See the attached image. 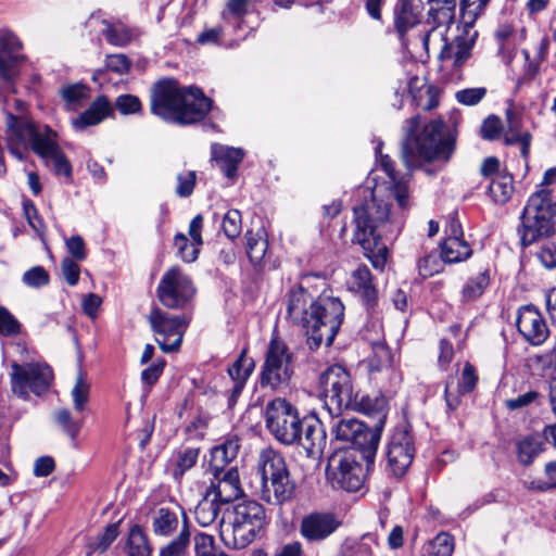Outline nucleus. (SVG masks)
Returning a JSON list of instances; mask_svg holds the SVG:
<instances>
[{
	"instance_id": "4",
	"label": "nucleus",
	"mask_w": 556,
	"mask_h": 556,
	"mask_svg": "<svg viewBox=\"0 0 556 556\" xmlns=\"http://www.w3.org/2000/svg\"><path fill=\"white\" fill-rule=\"evenodd\" d=\"M403 128L402 156L407 167L422 162L450 160L454 140L441 119H433L420 128L419 116H413L405 121Z\"/></svg>"
},
{
	"instance_id": "7",
	"label": "nucleus",
	"mask_w": 556,
	"mask_h": 556,
	"mask_svg": "<svg viewBox=\"0 0 556 556\" xmlns=\"http://www.w3.org/2000/svg\"><path fill=\"white\" fill-rule=\"evenodd\" d=\"M344 317V305L338 298L319 296L309 305L306 329L311 349L330 346Z\"/></svg>"
},
{
	"instance_id": "29",
	"label": "nucleus",
	"mask_w": 556,
	"mask_h": 556,
	"mask_svg": "<svg viewBox=\"0 0 556 556\" xmlns=\"http://www.w3.org/2000/svg\"><path fill=\"white\" fill-rule=\"evenodd\" d=\"M212 157L219 164L225 176L231 179L237 175V169L244 157V152L238 148L213 144Z\"/></svg>"
},
{
	"instance_id": "34",
	"label": "nucleus",
	"mask_w": 556,
	"mask_h": 556,
	"mask_svg": "<svg viewBox=\"0 0 556 556\" xmlns=\"http://www.w3.org/2000/svg\"><path fill=\"white\" fill-rule=\"evenodd\" d=\"M245 241L247 255L250 262L253 265L260 264L268 248L265 229L260 227L255 231L248 230L245 233Z\"/></svg>"
},
{
	"instance_id": "42",
	"label": "nucleus",
	"mask_w": 556,
	"mask_h": 556,
	"mask_svg": "<svg viewBox=\"0 0 556 556\" xmlns=\"http://www.w3.org/2000/svg\"><path fill=\"white\" fill-rule=\"evenodd\" d=\"M54 420L58 427L72 440L77 438L84 424L83 418L75 417L67 408L55 410Z\"/></svg>"
},
{
	"instance_id": "37",
	"label": "nucleus",
	"mask_w": 556,
	"mask_h": 556,
	"mask_svg": "<svg viewBox=\"0 0 556 556\" xmlns=\"http://www.w3.org/2000/svg\"><path fill=\"white\" fill-rule=\"evenodd\" d=\"M515 191L514 178L510 174H496L489 186V194L495 203L505 204Z\"/></svg>"
},
{
	"instance_id": "12",
	"label": "nucleus",
	"mask_w": 556,
	"mask_h": 556,
	"mask_svg": "<svg viewBox=\"0 0 556 556\" xmlns=\"http://www.w3.org/2000/svg\"><path fill=\"white\" fill-rule=\"evenodd\" d=\"M325 405L330 414H339L356 402L354 386L350 372L342 365L328 367L319 377Z\"/></svg>"
},
{
	"instance_id": "20",
	"label": "nucleus",
	"mask_w": 556,
	"mask_h": 556,
	"mask_svg": "<svg viewBox=\"0 0 556 556\" xmlns=\"http://www.w3.org/2000/svg\"><path fill=\"white\" fill-rule=\"evenodd\" d=\"M22 43L12 33H3L0 36V76L8 84H12L18 75V65L23 56L16 52Z\"/></svg>"
},
{
	"instance_id": "11",
	"label": "nucleus",
	"mask_w": 556,
	"mask_h": 556,
	"mask_svg": "<svg viewBox=\"0 0 556 556\" xmlns=\"http://www.w3.org/2000/svg\"><path fill=\"white\" fill-rule=\"evenodd\" d=\"M294 374L293 355L288 345L278 337L268 343L261 369L260 383L279 390L289 386Z\"/></svg>"
},
{
	"instance_id": "48",
	"label": "nucleus",
	"mask_w": 556,
	"mask_h": 556,
	"mask_svg": "<svg viewBox=\"0 0 556 556\" xmlns=\"http://www.w3.org/2000/svg\"><path fill=\"white\" fill-rule=\"evenodd\" d=\"M419 5L412 3V10L408 9V4L403 3L401 11L396 14L395 26L399 33L404 34L407 29L419 22L421 12L418 11Z\"/></svg>"
},
{
	"instance_id": "3",
	"label": "nucleus",
	"mask_w": 556,
	"mask_h": 556,
	"mask_svg": "<svg viewBox=\"0 0 556 556\" xmlns=\"http://www.w3.org/2000/svg\"><path fill=\"white\" fill-rule=\"evenodd\" d=\"M8 141L11 152L23 157V149L29 143L35 153L50 161L56 175L70 177L72 166L55 141V132L48 126H37L27 115H7Z\"/></svg>"
},
{
	"instance_id": "39",
	"label": "nucleus",
	"mask_w": 556,
	"mask_h": 556,
	"mask_svg": "<svg viewBox=\"0 0 556 556\" xmlns=\"http://www.w3.org/2000/svg\"><path fill=\"white\" fill-rule=\"evenodd\" d=\"M543 451L544 440L540 435H529L517 443L518 460L525 466L532 464Z\"/></svg>"
},
{
	"instance_id": "46",
	"label": "nucleus",
	"mask_w": 556,
	"mask_h": 556,
	"mask_svg": "<svg viewBox=\"0 0 556 556\" xmlns=\"http://www.w3.org/2000/svg\"><path fill=\"white\" fill-rule=\"evenodd\" d=\"M90 386L86 380L85 374L79 370L75 386L72 390V399L74 403V409L76 413H81L89 401Z\"/></svg>"
},
{
	"instance_id": "15",
	"label": "nucleus",
	"mask_w": 556,
	"mask_h": 556,
	"mask_svg": "<svg viewBox=\"0 0 556 556\" xmlns=\"http://www.w3.org/2000/svg\"><path fill=\"white\" fill-rule=\"evenodd\" d=\"M327 478L333 488L356 492L365 482L366 469L354 452L346 451L330 457Z\"/></svg>"
},
{
	"instance_id": "33",
	"label": "nucleus",
	"mask_w": 556,
	"mask_h": 556,
	"mask_svg": "<svg viewBox=\"0 0 556 556\" xmlns=\"http://www.w3.org/2000/svg\"><path fill=\"white\" fill-rule=\"evenodd\" d=\"M223 504L206 490L202 500L194 508V519L201 527L211 526L220 513Z\"/></svg>"
},
{
	"instance_id": "23",
	"label": "nucleus",
	"mask_w": 556,
	"mask_h": 556,
	"mask_svg": "<svg viewBox=\"0 0 556 556\" xmlns=\"http://www.w3.org/2000/svg\"><path fill=\"white\" fill-rule=\"evenodd\" d=\"M203 227L202 215L198 214L192 218L189 225V236L192 242L184 233H177L174 238V245L184 262L192 263L198 258L199 249L203 244L201 236Z\"/></svg>"
},
{
	"instance_id": "13",
	"label": "nucleus",
	"mask_w": 556,
	"mask_h": 556,
	"mask_svg": "<svg viewBox=\"0 0 556 556\" xmlns=\"http://www.w3.org/2000/svg\"><path fill=\"white\" fill-rule=\"evenodd\" d=\"M10 367L11 391L23 400H28L30 393L37 396L43 394L53 381L51 367L43 363L13 362Z\"/></svg>"
},
{
	"instance_id": "22",
	"label": "nucleus",
	"mask_w": 556,
	"mask_h": 556,
	"mask_svg": "<svg viewBox=\"0 0 556 556\" xmlns=\"http://www.w3.org/2000/svg\"><path fill=\"white\" fill-rule=\"evenodd\" d=\"M296 444H300L309 457H317L323 454L327 445V434L317 417L304 416L303 432Z\"/></svg>"
},
{
	"instance_id": "52",
	"label": "nucleus",
	"mask_w": 556,
	"mask_h": 556,
	"mask_svg": "<svg viewBox=\"0 0 556 556\" xmlns=\"http://www.w3.org/2000/svg\"><path fill=\"white\" fill-rule=\"evenodd\" d=\"M115 108L123 115L136 114L141 112V101L137 96L134 94H122L115 100Z\"/></svg>"
},
{
	"instance_id": "17",
	"label": "nucleus",
	"mask_w": 556,
	"mask_h": 556,
	"mask_svg": "<svg viewBox=\"0 0 556 556\" xmlns=\"http://www.w3.org/2000/svg\"><path fill=\"white\" fill-rule=\"evenodd\" d=\"M415 456L414 438L406 428H396L387 447L389 470L395 477H402L413 463Z\"/></svg>"
},
{
	"instance_id": "21",
	"label": "nucleus",
	"mask_w": 556,
	"mask_h": 556,
	"mask_svg": "<svg viewBox=\"0 0 556 556\" xmlns=\"http://www.w3.org/2000/svg\"><path fill=\"white\" fill-rule=\"evenodd\" d=\"M339 525L332 514L312 513L302 518L300 533L308 542H319L330 536Z\"/></svg>"
},
{
	"instance_id": "43",
	"label": "nucleus",
	"mask_w": 556,
	"mask_h": 556,
	"mask_svg": "<svg viewBox=\"0 0 556 556\" xmlns=\"http://www.w3.org/2000/svg\"><path fill=\"white\" fill-rule=\"evenodd\" d=\"M422 4V0H418ZM427 15L434 23L441 24L452 18L456 0H427Z\"/></svg>"
},
{
	"instance_id": "18",
	"label": "nucleus",
	"mask_w": 556,
	"mask_h": 556,
	"mask_svg": "<svg viewBox=\"0 0 556 556\" xmlns=\"http://www.w3.org/2000/svg\"><path fill=\"white\" fill-rule=\"evenodd\" d=\"M516 324L519 333L531 345H541L548 338V327L533 305H525L518 311Z\"/></svg>"
},
{
	"instance_id": "36",
	"label": "nucleus",
	"mask_w": 556,
	"mask_h": 556,
	"mask_svg": "<svg viewBox=\"0 0 556 556\" xmlns=\"http://www.w3.org/2000/svg\"><path fill=\"white\" fill-rule=\"evenodd\" d=\"M490 285V273L484 269L476 276L469 277L460 291V302L470 303L479 299Z\"/></svg>"
},
{
	"instance_id": "61",
	"label": "nucleus",
	"mask_w": 556,
	"mask_h": 556,
	"mask_svg": "<svg viewBox=\"0 0 556 556\" xmlns=\"http://www.w3.org/2000/svg\"><path fill=\"white\" fill-rule=\"evenodd\" d=\"M118 535V523H111L106 526L103 533L97 539L93 545L96 551L104 552L115 541Z\"/></svg>"
},
{
	"instance_id": "19",
	"label": "nucleus",
	"mask_w": 556,
	"mask_h": 556,
	"mask_svg": "<svg viewBox=\"0 0 556 556\" xmlns=\"http://www.w3.org/2000/svg\"><path fill=\"white\" fill-rule=\"evenodd\" d=\"M208 473L212 478L206 491L216 497L222 504H228L243 495L237 467H230L225 471Z\"/></svg>"
},
{
	"instance_id": "38",
	"label": "nucleus",
	"mask_w": 556,
	"mask_h": 556,
	"mask_svg": "<svg viewBox=\"0 0 556 556\" xmlns=\"http://www.w3.org/2000/svg\"><path fill=\"white\" fill-rule=\"evenodd\" d=\"M200 448L185 446L178 448L173 455V477L181 478L186 471L195 466Z\"/></svg>"
},
{
	"instance_id": "62",
	"label": "nucleus",
	"mask_w": 556,
	"mask_h": 556,
	"mask_svg": "<svg viewBox=\"0 0 556 556\" xmlns=\"http://www.w3.org/2000/svg\"><path fill=\"white\" fill-rule=\"evenodd\" d=\"M88 87L81 84L71 85L62 89V97L68 104H75L88 97Z\"/></svg>"
},
{
	"instance_id": "25",
	"label": "nucleus",
	"mask_w": 556,
	"mask_h": 556,
	"mask_svg": "<svg viewBox=\"0 0 556 556\" xmlns=\"http://www.w3.org/2000/svg\"><path fill=\"white\" fill-rule=\"evenodd\" d=\"M442 47L439 59L443 63L451 62L454 68L460 67L470 56L475 38L457 37L454 43H448L444 37H440Z\"/></svg>"
},
{
	"instance_id": "49",
	"label": "nucleus",
	"mask_w": 556,
	"mask_h": 556,
	"mask_svg": "<svg viewBox=\"0 0 556 556\" xmlns=\"http://www.w3.org/2000/svg\"><path fill=\"white\" fill-rule=\"evenodd\" d=\"M103 23L106 25V27L102 30V35L111 45L123 47L130 41L131 34L125 26L112 25L105 21H103Z\"/></svg>"
},
{
	"instance_id": "16",
	"label": "nucleus",
	"mask_w": 556,
	"mask_h": 556,
	"mask_svg": "<svg viewBox=\"0 0 556 556\" xmlns=\"http://www.w3.org/2000/svg\"><path fill=\"white\" fill-rule=\"evenodd\" d=\"M195 288L192 280L177 266L167 269L156 288L160 303L169 309H184L192 301Z\"/></svg>"
},
{
	"instance_id": "35",
	"label": "nucleus",
	"mask_w": 556,
	"mask_h": 556,
	"mask_svg": "<svg viewBox=\"0 0 556 556\" xmlns=\"http://www.w3.org/2000/svg\"><path fill=\"white\" fill-rule=\"evenodd\" d=\"M472 253L469 243L464 238H446L441 245V256L446 263H459Z\"/></svg>"
},
{
	"instance_id": "56",
	"label": "nucleus",
	"mask_w": 556,
	"mask_h": 556,
	"mask_svg": "<svg viewBox=\"0 0 556 556\" xmlns=\"http://www.w3.org/2000/svg\"><path fill=\"white\" fill-rule=\"evenodd\" d=\"M197 180L195 172L193 170H187L184 173L178 174L177 181L178 186L176 188V193L180 198L189 197L194 189Z\"/></svg>"
},
{
	"instance_id": "6",
	"label": "nucleus",
	"mask_w": 556,
	"mask_h": 556,
	"mask_svg": "<svg viewBox=\"0 0 556 556\" xmlns=\"http://www.w3.org/2000/svg\"><path fill=\"white\" fill-rule=\"evenodd\" d=\"M265 518V509L260 503L244 500L233 506L230 521H220V539L229 547L244 548L263 529Z\"/></svg>"
},
{
	"instance_id": "30",
	"label": "nucleus",
	"mask_w": 556,
	"mask_h": 556,
	"mask_svg": "<svg viewBox=\"0 0 556 556\" xmlns=\"http://www.w3.org/2000/svg\"><path fill=\"white\" fill-rule=\"evenodd\" d=\"M239 447L240 445L237 439H229L223 444L213 447L207 472L227 470V466L237 457Z\"/></svg>"
},
{
	"instance_id": "47",
	"label": "nucleus",
	"mask_w": 556,
	"mask_h": 556,
	"mask_svg": "<svg viewBox=\"0 0 556 556\" xmlns=\"http://www.w3.org/2000/svg\"><path fill=\"white\" fill-rule=\"evenodd\" d=\"M381 166L390 179L394 182V197L399 206L403 210L408 207V192L407 187L403 184L395 182L394 167L391 159L388 155L381 156Z\"/></svg>"
},
{
	"instance_id": "2",
	"label": "nucleus",
	"mask_w": 556,
	"mask_h": 556,
	"mask_svg": "<svg viewBox=\"0 0 556 556\" xmlns=\"http://www.w3.org/2000/svg\"><path fill=\"white\" fill-rule=\"evenodd\" d=\"M212 101L198 87H181L175 79H163L151 90V112L166 122L193 124L202 121Z\"/></svg>"
},
{
	"instance_id": "9",
	"label": "nucleus",
	"mask_w": 556,
	"mask_h": 556,
	"mask_svg": "<svg viewBox=\"0 0 556 556\" xmlns=\"http://www.w3.org/2000/svg\"><path fill=\"white\" fill-rule=\"evenodd\" d=\"M556 233V202L553 203L552 191L542 188L528 200L521 215V242L525 247L532 244L543 236Z\"/></svg>"
},
{
	"instance_id": "27",
	"label": "nucleus",
	"mask_w": 556,
	"mask_h": 556,
	"mask_svg": "<svg viewBox=\"0 0 556 556\" xmlns=\"http://www.w3.org/2000/svg\"><path fill=\"white\" fill-rule=\"evenodd\" d=\"M477 382L478 376L475 367L470 363H466L464 365L456 392L451 391L452 382L446 381L444 388V397L447 409L451 412L456 410L460 404V395L472 392Z\"/></svg>"
},
{
	"instance_id": "60",
	"label": "nucleus",
	"mask_w": 556,
	"mask_h": 556,
	"mask_svg": "<svg viewBox=\"0 0 556 556\" xmlns=\"http://www.w3.org/2000/svg\"><path fill=\"white\" fill-rule=\"evenodd\" d=\"M105 67L118 75H124L130 70V61L125 54H111L106 56Z\"/></svg>"
},
{
	"instance_id": "26",
	"label": "nucleus",
	"mask_w": 556,
	"mask_h": 556,
	"mask_svg": "<svg viewBox=\"0 0 556 556\" xmlns=\"http://www.w3.org/2000/svg\"><path fill=\"white\" fill-rule=\"evenodd\" d=\"M114 108L105 96L97 97L90 106L73 121L76 130H84L89 126L100 124L104 118L112 116Z\"/></svg>"
},
{
	"instance_id": "64",
	"label": "nucleus",
	"mask_w": 556,
	"mask_h": 556,
	"mask_svg": "<svg viewBox=\"0 0 556 556\" xmlns=\"http://www.w3.org/2000/svg\"><path fill=\"white\" fill-rule=\"evenodd\" d=\"M502 121L497 116H489L481 126V136L488 140H494L500 137L502 131Z\"/></svg>"
},
{
	"instance_id": "58",
	"label": "nucleus",
	"mask_w": 556,
	"mask_h": 556,
	"mask_svg": "<svg viewBox=\"0 0 556 556\" xmlns=\"http://www.w3.org/2000/svg\"><path fill=\"white\" fill-rule=\"evenodd\" d=\"M61 273L67 285L76 286L79 280L80 266L76 260L65 257L61 263Z\"/></svg>"
},
{
	"instance_id": "32",
	"label": "nucleus",
	"mask_w": 556,
	"mask_h": 556,
	"mask_svg": "<svg viewBox=\"0 0 556 556\" xmlns=\"http://www.w3.org/2000/svg\"><path fill=\"white\" fill-rule=\"evenodd\" d=\"M190 544L191 530L185 517L179 533L160 549V556H191Z\"/></svg>"
},
{
	"instance_id": "50",
	"label": "nucleus",
	"mask_w": 556,
	"mask_h": 556,
	"mask_svg": "<svg viewBox=\"0 0 556 556\" xmlns=\"http://www.w3.org/2000/svg\"><path fill=\"white\" fill-rule=\"evenodd\" d=\"M509 130L505 135V143L506 144H520V152L523 157L528 156L530 142H531V135L526 132H518L516 125L509 121Z\"/></svg>"
},
{
	"instance_id": "44",
	"label": "nucleus",
	"mask_w": 556,
	"mask_h": 556,
	"mask_svg": "<svg viewBox=\"0 0 556 556\" xmlns=\"http://www.w3.org/2000/svg\"><path fill=\"white\" fill-rule=\"evenodd\" d=\"M192 541L195 556H228L216 545L215 539L211 534L197 532Z\"/></svg>"
},
{
	"instance_id": "57",
	"label": "nucleus",
	"mask_w": 556,
	"mask_h": 556,
	"mask_svg": "<svg viewBox=\"0 0 556 556\" xmlns=\"http://www.w3.org/2000/svg\"><path fill=\"white\" fill-rule=\"evenodd\" d=\"M65 245L71 258L81 262L87 257L86 244L79 235L72 236L65 240Z\"/></svg>"
},
{
	"instance_id": "10",
	"label": "nucleus",
	"mask_w": 556,
	"mask_h": 556,
	"mask_svg": "<svg viewBox=\"0 0 556 556\" xmlns=\"http://www.w3.org/2000/svg\"><path fill=\"white\" fill-rule=\"evenodd\" d=\"M268 432L281 444L294 445L301 440L304 417L299 409L283 397L269 401L264 410Z\"/></svg>"
},
{
	"instance_id": "45",
	"label": "nucleus",
	"mask_w": 556,
	"mask_h": 556,
	"mask_svg": "<svg viewBox=\"0 0 556 556\" xmlns=\"http://www.w3.org/2000/svg\"><path fill=\"white\" fill-rule=\"evenodd\" d=\"M253 369L254 361L247 357L245 352L243 351L238 359L228 368V374L233 383L241 382V384H245Z\"/></svg>"
},
{
	"instance_id": "14",
	"label": "nucleus",
	"mask_w": 556,
	"mask_h": 556,
	"mask_svg": "<svg viewBox=\"0 0 556 556\" xmlns=\"http://www.w3.org/2000/svg\"><path fill=\"white\" fill-rule=\"evenodd\" d=\"M148 321L155 333V340L164 353L177 352L189 326L190 317L186 314L172 315L159 306L152 307Z\"/></svg>"
},
{
	"instance_id": "53",
	"label": "nucleus",
	"mask_w": 556,
	"mask_h": 556,
	"mask_svg": "<svg viewBox=\"0 0 556 556\" xmlns=\"http://www.w3.org/2000/svg\"><path fill=\"white\" fill-rule=\"evenodd\" d=\"M378 546L375 534L366 533L361 540L354 543L350 549V556H372V547Z\"/></svg>"
},
{
	"instance_id": "59",
	"label": "nucleus",
	"mask_w": 556,
	"mask_h": 556,
	"mask_svg": "<svg viewBox=\"0 0 556 556\" xmlns=\"http://www.w3.org/2000/svg\"><path fill=\"white\" fill-rule=\"evenodd\" d=\"M20 323L9 311L0 307V334L14 336L20 332Z\"/></svg>"
},
{
	"instance_id": "31",
	"label": "nucleus",
	"mask_w": 556,
	"mask_h": 556,
	"mask_svg": "<svg viewBox=\"0 0 556 556\" xmlns=\"http://www.w3.org/2000/svg\"><path fill=\"white\" fill-rule=\"evenodd\" d=\"M152 532L156 536L167 538L179 527L177 511L167 507H160L151 516Z\"/></svg>"
},
{
	"instance_id": "5",
	"label": "nucleus",
	"mask_w": 556,
	"mask_h": 556,
	"mask_svg": "<svg viewBox=\"0 0 556 556\" xmlns=\"http://www.w3.org/2000/svg\"><path fill=\"white\" fill-rule=\"evenodd\" d=\"M362 407L366 414L376 419L374 429L364 425V422L355 419H341L334 426L336 439L351 443L363 455L362 459L372 456L380 441V433L387 419V400L380 397L363 399Z\"/></svg>"
},
{
	"instance_id": "8",
	"label": "nucleus",
	"mask_w": 556,
	"mask_h": 556,
	"mask_svg": "<svg viewBox=\"0 0 556 556\" xmlns=\"http://www.w3.org/2000/svg\"><path fill=\"white\" fill-rule=\"evenodd\" d=\"M257 470L262 480V498L269 504H282L289 501L295 490L286 460L273 448L261 452Z\"/></svg>"
},
{
	"instance_id": "40",
	"label": "nucleus",
	"mask_w": 556,
	"mask_h": 556,
	"mask_svg": "<svg viewBox=\"0 0 556 556\" xmlns=\"http://www.w3.org/2000/svg\"><path fill=\"white\" fill-rule=\"evenodd\" d=\"M454 547V538L446 532H440L424 544L421 556H452Z\"/></svg>"
},
{
	"instance_id": "1",
	"label": "nucleus",
	"mask_w": 556,
	"mask_h": 556,
	"mask_svg": "<svg viewBox=\"0 0 556 556\" xmlns=\"http://www.w3.org/2000/svg\"><path fill=\"white\" fill-rule=\"evenodd\" d=\"M362 201L353 207L355 230L353 240L377 269L387 263L388 248L382 238L394 231L390 218V205L368 187L357 190Z\"/></svg>"
},
{
	"instance_id": "63",
	"label": "nucleus",
	"mask_w": 556,
	"mask_h": 556,
	"mask_svg": "<svg viewBox=\"0 0 556 556\" xmlns=\"http://www.w3.org/2000/svg\"><path fill=\"white\" fill-rule=\"evenodd\" d=\"M24 214L29 226L38 233L42 235L45 226L42 219L38 215L37 208L31 201H25L23 203Z\"/></svg>"
},
{
	"instance_id": "54",
	"label": "nucleus",
	"mask_w": 556,
	"mask_h": 556,
	"mask_svg": "<svg viewBox=\"0 0 556 556\" xmlns=\"http://www.w3.org/2000/svg\"><path fill=\"white\" fill-rule=\"evenodd\" d=\"M485 94L486 89L484 87H477L459 90L456 92L455 98L464 105H476L485 97Z\"/></svg>"
},
{
	"instance_id": "41",
	"label": "nucleus",
	"mask_w": 556,
	"mask_h": 556,
	"mask_svg": "<svg viewBox=\"0 0 556 556\" xmlns=\"http://www.w3.org/2000/svg\"><path fill=\"white\" fill-rule=\"evenodd\" d=\"M127 553L129 556H150L151 546L142 528L135 525L130 528L127 540Z\"/></svg>"
},
{
	"instance_id": "28",
	"label": "nucleus",
	"mask_w": 556,
	"mask_h": 556,
	"mask_svg": "<svg viewBox=\"0 0 556 556\" xmlns=\"http://www.w3.org/2000/svg\"><path fill=\"white\" fill-rule=\"evenodd\" d=\"M348 287L351 291L359 294L369 308L376 304L377 290L372 283V276L367 266L357 267L348 280Z\"/></svg>"
},
{
	"instance_id": "24",
	"label": "nucleus",
	"mask_w": 556,
	"mask_h": 556,
	"mask_svg": "<svg viewBox=\"0 0 556 556\" xmlns=\"http://www.w3.org/2000/svg\"><path fill=\"white\" fill-rule=\"evenodd\" d=\"M314 302L312 295L303 288L302 285L293 286L287 298V314L289 318L296 325H307L309 315V305Z\"/></svg>"
},
{
	"instance_id": "55",
	"label": "nucleus",
	"mask_w": 556,
	"mask_h": 556,
	"mask_svg": "<svg viewBox=\"0 0 556 556\" xmlns=\"http://www.w3.org/2000/svg\"><path fill=\"white\" fill-rule=\"evenodd\" d=\"M23 281L29 287L40 288L49 283V275L43 267L36 266L23 275Z\"/></svg>"
},
{
	"instance_id": "51",
	"label": "nucleus",
	"mask_w": 556,
	"mask_h": 556,
	"mask_svg": "<svg viewBox=\"0 0 556 556\" xmlns=\"http://www.w3.org/2000/svg\"><path fill=\"white\" fill-rule=\"evenodd\" d=\"M222 226L228 238H237L241 232V213L238 210H229L224 215Z\"/></svg>"
}]
</instances>
